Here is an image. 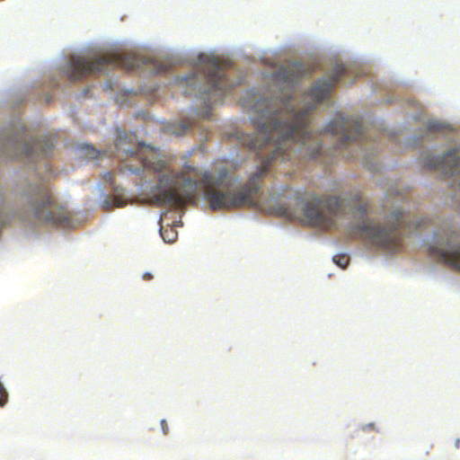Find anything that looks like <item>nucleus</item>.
<instances>
[{
  "instance_id": "obj_1",
  "label": "nucleus",
  "mask_w": 460,
  "mask_h": 460,
  "mask_svg": "<svg viewBox=\"0 0 460 460\" xmlns=\"http://www.w3.org/2000/svg\"><path fill=\"white\" fill-rule=\"evenodd\" d=\"M345 73V67L338 65L331 76L318 80L308 92L314 104L303 111H296L288 102L279 98L257 100L252 106L254 115L251 118L255 132H237L236 137L249 150L256 153L261 165L237 190H232L229 186L224 188L222 183L208 181L204 192L212 210L252 205L253 194L260 190L261 178L275 159L291 160L296 152L302 156L314 158L320 153L318 135L310 129L309 112L330 94Z\"/></svg>"
},
{
  "instance_id": "obj_2",
  "label": "nucleus",
  "mask_w": 460,
  "mask_h": 460,
  "mask_svg": "<svg viewBox=\"0 0 460 460\" xmlns=\"http://www.w3.org/2000/svg\"><path fill=\"white\" fill-rule=\"evenodd\" d=\"M119 153L124 154L128 163L124 169L132 173L140 174L145 170L158 172V187L162 190L154 194L152 200L158 206L184 207L194 199L197 190V181L186 176L183 172H176L167 168L156 152L144 145H138L136 149L124 147V140L119 137L115 144Z\"/></svg>"
},
{
  "instance_id": "obj_3",
  "label": "nucleus",
  "mask_w": 460,
  "mask_h": 460,
  "mask_svg": "<svg viewBox=\"0 0 460 460\" xmlns=\"http://www.w3.org/2000/svg\"><path fill=\"white\" fill-rule=\"evenodd\" d=\"M411 224L408 215L394 210L391 213L386 226H381L375 221H367L357 231L352 230L351 234H358L374 246L395 252L402 248V235L411 228Z\"/></svg>"
},
{
  "instance_id": "obj_4",
  "label": "nucleus",
  "mask_w": 460,
  "mask_h": 460,
  "mask_svg": "<svg viewBox=\"0 0 460 460\" xmlns=\"http://www.w3.org/2000/svg\"><path fill=\"white\" fill-rule=\"evenodd\" d=\"M139 66L140 59L134 54L107 53L93 58L75 55L70 58L65 72L70 81L75 82L93 74L104 73L111 68L131 70Z\"/></svg>"
},
{
  "instance_id": "obj_5",
  "label": "nucleus",
  "mask_w": 460,
  "mask_h": 460,
  "mask_svg": "<svg viewBox=\"0 0 460 460\" xmlns=\"http://www.w3.org/2000/svg\"><path fill=\"white\" fill-rule=\"evenodd\" d=\"M343 202L338 197L311 195L303 204V221L311 226L329 229L334 226L335 217L342 212Z\"/></svg>"
},
{
  "instance_id": "obj_6",
  "label": "nucleus",
  "mask_w": 460,
  "mask_h": 460,
  "mask_svg": "<svg viewBox=\"0 0 460 460\" xmlns=\"http://www.w3.org/2000/svg\"><path fill=\"white\" fill-rule=\"evenodd\" d=\"M35 196L32 207L33 213L38 219L58 226H69L68 212L56 205L47 187L38 188Z\"/></svg>"
},
{
  "instance_id": "obj_7",
  "label": "nucleus",
  "mask_w": 460,
  "mask_h": 460,
  "mask_svg": "<svg viewBox=\"0 0 460 460\" xmlns=\"http://www.w3.org/2000/svg\"><path fill=\"white\" fill-rule=\"evenodd\" d=\"M206 79L209 84V90L205 93L204 101L207 106H211L223 100V97L234 86L228 84L225 74L222 72L223 64L219 58L215 57L207 58L206 61Z\"/></svg>"
},
{
  "instance_id": "obj_8",
  "label": "nucleus",
  "mask_w": 460,
  "mask_h": 460,
  "mask_svg": "<svg viewBox=\"0 0 460 460\" xmlns=\"http://www.w3.org/2000/svg\"><path fill=\"white\" fill-rule=\"evenodd\" d=\"M325 130L332 135H341L336 147L343 148L359 138L362 135V125L358 119L339 116L326 125Z\"/></svg>"
},
{
  "instance_id": "obj_9",
  "label": "nucleus",
  "mask_w": 460,
  "mask_h": 460,
  "mask_svg": "<svg viewBox=\"0 0 460 460\" xmlns=\"http://www.w3.org/2000/svg\"><path fill=\"white\" fill-rule=\"evenodd\" d=\"M429 250L430 255L439 261L453 269L460 270V243L449 239L440 245L430 246Z\"/></svg>"
},
{
  "instance_id": "obj_10",
  "label": "nucleus",
  "mask_w": 460,
  "mask_h": 460,
  "mask_svg": "<svg viewBox=\"0 0 460 460\" xmlns=\"http://www.w3.org/2000/svg\"><path fill=\"white\" fill-rule=\"evenodd\" d=\"M429 168L441 170L447 175L460 174V148H454L443 156H434L426 162Z\"/></svg>"
},
{
  "instance_id": "obj_11",
  "label": "nucleus",
  "mask_w": 460,
  "mask_h": 460,
  "mask_svg": "<svg viewBox=\"0 0 460 460\" xmlns=\"http://www.w3.org/2000/svg\"><path fill=\"white\" fill-rule=\"evenodd\" d=\"M16 148L21 149V155L25 156H47L52 151L54 145L52 141L47 137L43 139H36L31 142H17Z\"/></svg>"
},
{
  "instance_id": "obj_12",
  "label": "nucleus",
  "mask_w": 460,
  "mask_h": 460,
  "mask_svg": "<svg viewBox=\"0 0 460 460\" xmlns=\"http://www.w3.org/2000/svg\"><path fill=\"white\" fill-rule=\"evenodd\" d=\"M311 73L312 70L309 67H305L302 63L296 62L288 65L287 67L280 68L275 75V77L278 81L294 84L304 75H310Z\"/></svg>"
},
{
  "instance_id": "obj_13",
  "label": "nucleus",
  "mask_w": 460,
  "mask_h": 460,
  "mask_svg": "<svg viewBox=\"0 0 460 460\" xmlns=\"http://www.w3.org/2000/svg\"><path fill=\"white\" fill-rule=\"evenodd\" d=\"M127 203L128 199L125 197L123 190L119 187H113V199H111L109 197H106L103 206L106 208H111L112 207L121 208L126 206Z\"/></svg>"
},
{
  "instance_id": "obj_14",
  "label": "nucleus",
  "mask_w": 460,
  "mask_h": 460,
  "mask_svg": "<svg viewBox=\"0 0 460 460\" xmlns=\"http://www.w3.org/2000/svg\"><path fill=\"white\" fill-rule=\"evenodd\" d=\"M274 213L284 217H292L293 212L286 205H279L274 208Z\"/></svg>"
},
{
  "instance_id": "obj_15",
  "label": "nucleus",
  "mask_w": 460,
  "mask_h": 460,
  "mask_svg": "<svg viewBox=\"0 0 460 460\" xmlns=\"http://www.w3.org/2000/svg\"><path fill=\"white\" fill-rule=\"evenodd\" d=\"M161 236L166 243H172L175 241L177 233L172 229L161 230Z\"/></svg>"
},
{
  "instance_id": "obj_16",
  "label": "nucleus",
  "mask_w": 460,
  "mask_h": 460,
  "mask_svg": "<svg viewBox=\"0 0 460 460\" xmlns=\"http://www.w3.org/2000/svg\"><path fill=\"white\" fill-rule=\"evenodd\" d=\"M333 261L341 269H345L349 262V258L346 254H337L333 257Z\"/></svg>"
},
{
  "instance_id": "obj_17",
  "label": "nucleus",
  "mask_w": 460,
  "mask_h": 460,
  "mask_svg": "<svg viewBox=\"0 0 460 460\" xmlns=\"http://www.w3.org/2000/svg\"><path fill=\"white\" fill-rule=\"evenodd\" d=\"M8 399V394L4 387L3 384L0 382V407H3Z\"/></svg>"
},
{
  "instance_id": "obj_18",
  "label": "nucleus",
  "mask_w": 460,
  "mask_h": 460,
  "mask_svg": "<svg viewBox=\"0 0 460 460\" xmlns=\"http://www.w3.org/2000/svg\"><path fill=\"white\" fill-rule=\"evenodd\" d=\"M443 128L441 123L437 121H431L429 123V129L431 131H440Z\"/></svg>"
},
{
  "instance_id": "obj_19",
  "label": "nucleus",
  "mask_w": 460,
  "mask_h": 460,
  "mask_svg": "<svg viewBox=\"0 0 460 460\" xmlns=\"http://www.w3.org/2000/svg\"><path fill=\"white\" fill-rule=\"evenodd\" d=\"M84 148L86 154L89 155L91 158H97L99 151L95 150L92 146H86Z\"/></svg>"
},
{
  "instance_id": "obj_20",
  "label": "nucleus",
  "mask_w": 460,
  "mask_h": 460,
  "mask_svg": "<svg viewBox=\"0 0 460 460\" xmlns=\"http://www.w3.org/2000/svg\"><path fill=\"white\" fill-rule=\"evenodd\" d=\"M191 126V123L189 121V120H186V121H181V131H174V133L176 135H181L182 133H184L187 129H189Z\"/></svg>"
},
{
  "instance_id": "obj_21",
  "label": "nucleus",
  "mask_w": 460,
  "mask_h": 460,
  "mask_svg": "<svg viewBox=\"0 0 460 460\" xmlns=\"http://www.w3.org/2000/svg\"><path fill=\"white\" fill-rule=\"evenodd\" d=\"M104 180L109 181L111 184L113 182V173L111 172H108L103 176Z\"/></svg>"
},
{
  "instance_id": "obj_22",
  "label": "nucleus",
  "mask_w": 460,
  "mask_h": 460,
  "mask_svg": "<svg viewBox=\"0 0 460 460\" xmlns=\"http://www.w3.org/2000/svg\"><path fill=\"white\" fill-rule=\"evenodd\" d=\"M161 426H162V429H163L164 434L166 435L168 433V426H167L166 421L164 420H161Z\"/></svg>"
},
{
  "instance_id": "obj_23",
  "label": "nucleus",
  "mask_w": 460,
  "mask_h": 460,
  "mask_svg": "<svg viewBox=\"0 0 460 460\" xmlns=\"http://www.w3.org/2000/svg\"><path fill=\"white\" fill-rule=\"evenodd\" d=\"M153 275L150 273V272H146L144 275H143V279L144 280H151L153 279Z\"/></svg>"
},
{
  "instance_id": "obj_24",
  "label": "nucleus",
  "mask_w": 460,
  "mask_h": 460,
  "mask_svg": "<svg viewBox=\"0 0 460 460\" xmlns=\"http://www.w3.org/2000/svg\"><path fill=\"white\" fill-rule=\"evenodd\" d=\"M358 212H360L361 214H365L367 212V207L365 205H359Z\"/></svg>"
},
{
  "instance_id": "obj_25",
  "label": "nucleus",
  "mask_w": 460,
  "mask_h": 460,
  "mask_svg": "<svg viewBox=\"0 0 460 460\" xmlns=\"http://www.w3.org/2000/svg\"><path fill=\"white\" fill-rule=\"evenodd\" d=\"M459 443H460V440H459V439H457V441H456V446H457V447H458Z\"/></svg>"
},
{
  "instance_id": "obj_26",
  "label": "nucleus",
  "mask_w": 460,
  "mask_h": 460,
  "mask_svg": "<svg viewBox=\"0 0 460 460\" xmlns=\"http://www.w3.org/2000/svg\"><path fill=\"white\" fill-rule=\"evenodd\" d=\"M459 189H460V183H459Z\"/></svg>"
}]
</instances>
